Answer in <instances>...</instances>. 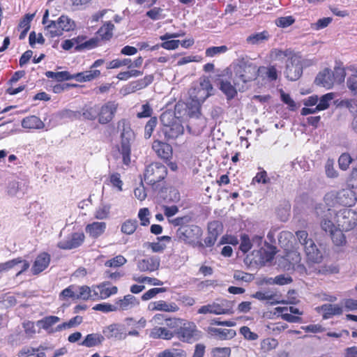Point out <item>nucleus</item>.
Segmentation results:
<instances>
[{"label": "nucleus", "mask_w": 357, "mask_h": 357, "mask_svg": "<svg viewBox=\"0 0 357 357\" xmlns=\"http://www.w3.org/2000/svg\"><path fill=\"white\" fill-rule=\"evenodd\" d=\"M314 82L318 86L328 89H331L334 84V77L332 75V70L328 68H324L317 74Z\"/></svg>", "instance_id": "nucleus-12"}, {"label": "nucleus", "mask_w": 357, "mask_h": 357, "mask_svg": "<svg viewBox=\"0 0 357 357\" xmlns=\"http://www.w3.org/2000/svg\"><path fill=\"white\" fill-rule=\"evenodd\" d=\"M117 130L120 132L118 150L122 155L123 164L128 165L130 162L131 146L135 141L136 135L131 128L130 121L126 119L118 121Z\"/></svg>", "instance_id": "nucleus-1"}, {"label": "nucleus", "mask_w": 357, "mask_h": 357, "mask_svg": "<svg viewBox=\"0 0 357 357\" xmlns=\"http://www.w3.org/2000/svg\"><path fill=\"white\" fill-rule=\"evenodd\" d=\"M82 322V317L81 316H75V317L70 319L67 322H63L61 324L58 325L55 328V331H61L65 330L66 328H73L79 325Z\"/></svg>", "instance_id": "nucleus-37"}, {"label": "nucleus", "mask_w": 357, "mask_h": 357, "mask_svg": "<svg viewBox=\"0 0 357 357\" xmlns=\"http://www.w3.org/2000/svg\"><path fill=\"white\" fill-rule=\"evenodd\" d=\"M264 245L266 248H260V249L257 250V253L260 254V259L268 262L273 259L277 252V248L275 246L270 245L266 242H264Z\"/></svg>", "instance_id": "nucleus-26"}, {"label": "nucleus", "mask_w": 357, "mask_h": 357, "mask_svg": "<svg viewBox=\"0 0 357 357\" xmlns=\"http://www.w3.org/2000/svg\"><path fill=\"white\" fill-rule=\"evenodd\" d=\"M211 95L212 93L196 87L191 89L190 91V98L199 102L201 104H202Z\"/></svg>", "instance_id": "nucleus-34"}, {"label": "nucleus", "mask_w": 357, "mask_h": 357, "mask_svg": "<svg viewBox=\"0 0 357 357\" xmlns=\"http://www.w3.org/2000/svg\"><path fill=\"white\" fill-rule=\"evenodd\" d=\"M332 75L334 77V82H337V84L344 82L346 76L344 68L340 66L335 67L334 70L332 71Z\"/></svg>", "instance_id": "nucleus-48"}, {"label": "nucleus", "mask_w": 357, "mask_h": 357, "mask_svg": "<svg viewBox=\"0 0 357 357\" xmlns=\"http://www.w3.org/2000/svg\"><path fill=\"white\" fill-rule=\"evenodd\" d=\"M93 310L96 311H101L103 312H114L118 310V306L115 305H112L109 303H104L96 305Z\"/></svg>", "instance_id": "nucleus-53"}, {"label": "nucleus", "mask_w": 357, "mask_h": 357, "mask_svg": "<svg viewBox=\"0 0 357 357\" xmlns=\"http://www.w3.org/2000/svg\"><path fill=\"white\" fill-rule=\"evenodd\" d=\"M98 41L99 40L97 38H93L80 45H77L75 49L76 51H80L84 49L90 50L96 47Z\"/></svg>", "instance_id": "nucleus-55"}, {"label": "nucleus", "mask_w": 357, "mask_h": 357, "mask_svg": "<svg viewBox=\"0 0 357 357\" xmlns=\"http://www.w3.org/2000/svg\"><path fill=\"white\" fill-rule=\"evenodd\" d=\"M84 233L75 232L69 235L66 239L58 243L57 246L63 250H71L80 246L84 241Z\"/></svg>", "instance_id": "nucleus-11"}, {"label": "nucleus", "mask_w": 357, "mask_h": 357, "mask_svg": "<svg viewBox=\"0 0 357 357\" xmlns=\"http://www.w3.org/2000/svg\"><path fill=\"white\" fill-rule=\"evenodd\" d=\"M335 220L341 231H350L357 225V212L346 208L337 212Z\"/></svg>", "instance_id": "nucleus-8"}, {"label": "nucleus", "mask_w": 357, "mask_h": 357, "mask_svg": "<svg viewBox=\"0 0 357 357\" xmlns=\"http://www.w3.org/2000/svg\"><path fill=\"white\" fill-rule=\"evenodd\" d=\"M222 231V225L219 221H213L208 225V233L216 238L221 234Z\"/></svg>", "instance_id": "nucleus-44"}, {"label": "nucleus", "mask_w": 357, "mask_h": 357, "mask_svg": "<svg viewBox=\"0 0 357 357\" xmlns=\"http://www.w3.org/2000/svg\"><path fill=\"white\" fill-rule=\"evenodd\" d=\"M326 174L329 178H336L338 176L337 172L334 168V160L328 159L325 164Z\"/></svg>", "instance_id": "nucleus-57"}, {"label": "nucleus", "mask_w": 357, "mask_h": 357, "mask_svg": "<svg viewBox=\"0 0 357 357\" xmlns=\"http://www.w3.org/2000/svg\"><path fill=\"white\" fill-rule=\"evenodd\" d=\"M103 334L108 338H115L118 340L125 339L127 333L125 332L123 326L119 324H111L103 330Z\"/></svg>", "instance_id": "nucleus-19"}, {"label": "nucleus", "mask_w": 357, "mask_h": 357, "mask_svg": "<svg viewBox=\"0 0 357 357\" xmlns=\"http://www.w3.org/2000/svg\"><path fill=\"white\" fill-rule=\"evenodd\" d=\"M50 255L47 252L40 254L36 259L31 268L33 275H38L43 271L50 264Z\"/></svg>", "instance_id": "nucleus-16"}, {"label": "nucleus", "mask_w": 357, "mask_h": 357, "mask_svg": "<svg viewBox=\"0 0 357 357\" xmlns=\"http://www.w3.org/2000/svg\"><path fill=\"white\" fill-rule=\"evenodd\" d=\"M116 109L117 105L112 101H109L101 107L98 105V122L100 124L110 122L114 116Z\"/></svg>", "instance_id": "nucleus-10"}, {"label": "nucleus", "mask_w": 357, "mask_h": 357, "mask_svg": "<svg viewBox=\"0 0 357 357\" xmlns=\"http://www.w3.org/2000/svg\"><path fill=\"white\" fill-rule=\"evenodd\" d=\"M203 231L201 227L195 225H189L178 227L176 231L175 240L185 244L204 248V244L199 240Z\"/></svg>", "instance_id": "nucleus-4"}, {"label": "nucleus", "mask_w": 357, "mask_h": 357, "mask_svg": "<svg viewBox=\"0 0 357 357\" xmlns=\"http://www.w3.org/2000/svg\"><path fill=\"white\" fill-rule=\"evenodd\" d=\"M20 265V270L17 271V273H16V276H18L20 274H22L23 272L26 271L29 267V261L23 260L21 257H17L16 259L8 261L5 263L0 264V273L10 270L16 266H19Z\"/></svg>", "instance_id": "nucleus-13"}, {"label": "nucleus", "mask_w": 357, "mask_h": 357, "mask_svg": "<svg viewBox=\"0 0 357 357\" xmlns=\"http://www.w3.org/2000/svg\"><path fill=\"white\" fill-rule=\"evenodd\" d=\"M22 126L28 129H42L44 128V123L36 116L25 117L22 121Z\"/></svg>", "instance_id": "nucleus-27"}, {"label": "nucleus", "mask_w": 357, "mask_h": 357, "mask_svg": "<svg viewBox=\"0 0 357 357\" xmlns=\"http://www.w3.org/2000/svg\"><path fill=\"white\" fill-rule=\"evenodd\" d=\"M60 321V318L56 316H47L44 317L43 319L38 321V326L48 331V333H54L55 329L51 328L52 326L58 323Z\"/></svg>", "instance_id": "nucleus-33"}, {"label": "nucleus", "mask_w": 357, "mask_h": 357, "mask_svg": "<svg viewBox=\"0 0 357 357\" xmlns=\"http://www.w3.org/2000/svg\"><path fill=\"white\" fill-rule=\"evenodd\" d=\"M351 162L352 158L349 153H342L338 160L339 167L342 170H347Z\"/></svg>", "instance_id": "nucleus-54"}, {"label": "nucleus", "mask_w": 357, "mask_h": 357, "mask_svg": "<svg viewBox=\"0 0 357 357\" xmlns=\"http://www.w3.org/2000/svg\"><path fill=\"white\" fill-rule=\"evenodd\" d=\"M321 310L324 312V319H328L333 315H340L343 311L341 306L328 303L322 305Z\"/></svg>", "instance_id": "nucleus-32"}, {"label": "nucleus", "mask_w": 357, "mask_h": 357, "mask_svg": "<svg viewBox=\"0 0 357 357\" xmlns=\"http://www.w3.org/2000/svg\"><path fill=\"white\" fill-rule=\"evenodd\" d=\"M269 37L270 35L268 32L267 31H264L262 32L257 33L249 36L246 38V41L249 44L259 45L260 43H264L266 40H268Z\"/></svg>", "instance_id": "nucleus-35"}, {"label": "nucleus", "mask_w": 357, "mask_h": 357, "mask_svg": "<svg viewBox=\"0 0 357 357\" xmlns=\"http://www.w3.org/2000/svg\"><path fill=\"white\" fill-rule=\"evenodd\" d=\"M174 336V333L165 327L155 326L151 329L149 337L153 339L169 340Z\"/></svg>", "instance_id": "nucleus-24"}, {"label": "nucleus", "mask_w": 357, "mask_h": 357, "mask_svg": "<svg viewBox=\"0 0 357 357\" xmlns=\"http://www.w3.org/2000/svg\"><path fill=\"white\" fill-rule=\"evenodd\" d=\"M199 314L211 313L215 314H231L234 313L231 309H224L219 303H213L202 306L197 311Z\"/></svg>", "instance_id": "nucleus-18"}, {"label": "nucleus", "mask_w": 357, "mask_h": 357, "mask_svg": "<svg viewBox=\"0 0 357 357\" xmlns=\"http://www.w3.org/2000/svg\"><path fill=\"white\" fill-rule=\"evenodd\" d=\"M338 105L347 108L352 114L357 113V102L354 100H342Z\"/></svg>", "instance_id": "nucleus-60"}, {"label": "nucleus", "mask_w": 357, "mask_h": 357, "mask_svg": "<svg viewBox=\"0 0 357 357\" xmlns=\"http://www.w3.org/2000/svg\"><path fill=\"white\" fill-rule=\"evenodd\" d=\"M183 132L184 128L178 120L172 125L162 128V132L167 139H176L183 135Z\"/></svg>", "instance_id": "nucleus-21"}, {"label": "nucleus", "mask_w": 357, "mask_h": 357, "mask_svg": "<svg viewBox=\"0 0 357 357\" xmlns=\"http://www.w3.org/2000/svg\"><path fill=\"white\" fill-rule=\"evenodd\" d=\"M278 344L277 340L274 338H266L261 341V348L264 351H269L275 349Z\"/></svg>", "instance_id": "nucleus-49"}, {"label": "nucleus", "mask_w": 357, "mask_h": 357, "mask_svg": "<svg viewBox=\"0 0 357 357\" xmlns=\"http://www.w3.org/2000/svg\"><path fill=\"white\" fill-rule=\"evenodd\" d=\"M347 188L356 191L357 193V168L353 167L351 172L347 180Z\"/></svg>", "instance_id": "nucleus-46"}, {"label": "nucleus", "mask_w": 357, "mask_h": 357, "mask_svg": "<svg viewBox=\"0 0 357 357\" xmlns=\"http://www.w3.org/2000/svg\"><path fill=\"white\" fill-rule=\"evenodd\" d=\"M152 148L157 155L162 159L168 160L172 157V148L166 142L156 139L153 142Z\"/></svg>", "instance_id": "nucleus-15"}, {"label": "nucleus", "mask_w": 357, "mask_h": 357, "mask_svg": "<svg viewBox=\"0 0 357 357\" xmlns=\"http://www.w3.org/2000/svg\"><path fill=\"white\" fill-rule=\"evenodd\" d=\"M326 204H316L314 206V213L318 217L324 218L327 217L330 213V208Z\"/></svg>", "instance_id": "nucleus-52"}, {"label": "nucleus", "mask_w": 357, "mask_h": 357, "mask_svg": "<svg viewBox=\"0 0 357 357\" xmlns=\"http://www.w3.org/2000/svg\"><path fill=\"white\" fill-rule=\"evenodd\" d=\"M257 66L248 58H241L238 60L234 67L236 76L244 83L255 79L258 75Z\"/></svg>", "instance_id": "nucleus-5"}, {"label": "nucleus", "mask_w": 357, "mask_h": 357, "mask_svg": "<svg viewBox=\"0 0 357 357\" xmlns=\"http://www.w3.org/2000/svg\"><path fill=\"white\" fill-rule=\"evenodd\" d=\"M192 217L190 215H185L182 217H178L174 219L170 220V222L174 226H179V227H182L183 226L189 225L188 223L191 221Z\"/></svg>", "instance_id": "nucleus-61"}, {"label": "nucleus", "mask_w": 357, "mask_h": 357, "mask_svg": "<svg viewBox=\"0 0 357 357\" xmlns=\"http://www.w3.org/2000/svg\"><path fill=\"white\" fill-rule=\"evenodd\" d=\"M186 352L179 349H167L158 354L156 357H186Z\"/></svg>", "instance_id": "nucleus-40"}, {"label": "nucleus", "mask_w": 357, "mask_h": 357, "mask_svg": "<svg viewBox=\"0 0 357 357\" xmlns=\"http://www.w3.org/2000/svg\"><path fill=\"white\" fill-rule=\"evenodd\" d=\"M138 222L137 220H127L121 225V231L126 234H132L137 228Z\"/></svg>", "instance_id": "nucleus-41"}, {"label": "nucleus", "mask_w": 357, "mask_h": 357, "mask_svg": "<svg viewBox=\"0 0 357 357\" xmlns=\"http://www.w3.org/2000/svg\"><path fill=\"white\" fill-rule=\"evenodd\" d=\"M98 105L83 109L82 116L87 120H95L98 115Z\"/></svg>", "instance_id": "nucleus-42"}, {"label": "nucleus", "mask_w": 357, "mask_h": 357, "mask_svg": "<svg viewBox=\"0 0 357 357\" xmlns=\"http://www.w3.org/2000/svg\"><path fill=\"white\" fill-rule=\"evenodd\" d=\"M167 174V168L160 162H153L146 167L144 181L147 184L157 188V183L164 180Z\"/></svg>", "instance_id": "nucleus-7"}, {"label": "nucleus", "mask_w": 357, "mask_h": 357, "mask_svg": "<svg viewBox=\"0 0 357 357\" xmlns=\"http://www.w3.org/2000/svg\"><path fill=\"white\" fill-rule=\"evenodd\" d=\"M157 123L158 119L156 117H151L146 123L144 128V137L146 139L150 138Z\"/></svg>", "instance_id": "nucleus-51"}, {"label": "nucleus", "mask_w": 357, "mask_h": 357, "mask_svg": "<svg viewBox=\"0 0 357 357\" xmlns=\"http://www.w3.org/2000/svg\"><path fill=\"white\" fill-rule=\"evenodd\" d=\"M241 243L239 246V249L243 252L246 253L248 252L251 248L252 247L251 240L250 239L248 235L242 234L241 236Z\"/></svg>", "instance_id": "nucleus-58"}, {"label": "nucleus", "mask_w": 357, "mask_h": 357, "mask_svg": "<svg viewBox=\"0 0 357 357\" xmlns=\"http://www.w3.org/2000/svg\"><path fill=\"white\" fill-rule=\"evenodd\" d=\"M143 74V72L137 70H130L119 73L116 77L120 80H127L131 77H138Z\"/></svg>", "instance_id": "nucleus-56"}, {"label": "nucleus", "mask_w": 357, "mask_h": 357, "mask_svg": "<svg viewBox=\"0 0 357 357\" xmlns=\"http://www.w3.org/2000/svg\"><path fill=\"white\" fill-rule=\"evenodd\" d=\"M104 340V336L100 334L91 333L87 335L79 344L86 347H93L100 344Z\"/></svg>", "instance_id": "nucleus-31"}, {"label": "nucleus", "mask_w": 357, "mask_h": 357, "mask_svg": "<svg viewBox=\"0 0 357 357\" xmlns=\"http://www.w3.org/2000/svg\"><path fill=\"white\" fill-rule=\"evenodd\" d=\"M106 224L103 222H95L86 227V231L93 238H98L102 234L105 230Z\"/></svg>", "instance_id": "nucleus-28"}, {"label": "nucleus", "mask_w": 357, "mask_h": 357, "mask_svg": "<svg viewBox=\"0 0 357 357\" xmlns=\"http://www.w3.org/2000/svg\"><path fill=\"white\" fill-rule=\"evenodd\" d=\"M280 98L281 100L289 106L290 110L294 111L296 109V104L294 100L290 97L289 94L284 92L283 90H280Z\"/></svg>", "instance_id": "nucleus-59"}, {"label": "nucleus", "mask_w": 357, "mask_h": 357, "mask_svg": "<svg viewBox=\"0 0 357 357\" xmlns=\"http://www.w3.org/2000/svg\"><path fill=\"white\" fill-rule=\"evenodd\" d=\"M160 260L156 257H151L142 259L137 263V267L140 271H153L158 269Z\"/></svg>", "instance_id": "nucleus-22"}, {"label": "nucleus", "mask_w": 357, "mask_h": 357, "mask_svg": "<svg viewBox=\"0 0 357 357\" xmlns=\"http://www.w3.org/2000/svg\"><path fill=\"white\" fill-rule=\"evenodd\" d=\"M174 335L183 342H190L199 338V331L192 322L185 323L182 326L174 331Z\"/></svg>", "instance_id": "nucleus-9"}, {"label": "nucleus", "mask_w": 357, "mask_h": 357, "mask_svg": "<svg viewBox=\"0 0 357 357\" xmlns=\"http://www.w3.org/2000/svg\"><path fill=\"white\" fill-rule=\"evenodd\" d=\"M347 86L351 92L357 96V76L354 74L347 78Z\"/></svg>", "instance_id": "nucleus-63"}, {"label": "nucleus", "mask_w": 357, "mask_h": 357, "mask_svg": "<svg viewBox=\"0 0 357 357\" xmlns=\"http://www.w3.org/2000/svg\"><path fill=\"white\" fill-rule=\"evenodd\" d=\"M154 77L153 75H146L144 78L137 81L131 82L126 85L123 90L126 93H130L142 89L149 86L153 81Z\"/></svg>", "instance_id": "nucleus-14"}, {"label": "nucleus", "mask_w": 357, "mask_h": 357, "mask_svg": "<svg viewBox=\"0 0 357 357\" xmlns=\"http://www.w3.org/2000/svg\"><path fill=\"white\" fill-rule=\"evenodd\" d=\"M227 50L228 47L226 45L210 47L206 50L205 54L206 56L212 57L217 54L225 53Z\"/></svg>", "instance_id": "nucleus-50"}, {"label": "nucleus", "mask_w": 357, "mask_h": 357, "mask_svg": "<svg viewBox=\"0 0 357 357\" xmlns=\"http://www.w3.org/2000/svg\"><path fill=\"white\" fill-rule=\"evenodd\" d=\"M160 119L161 123L163 126V128L172 125L178 121L175 116V114H174L173 112L172 111H165L162 112L160 115Z\"/></svg>", "instance_id": "nucleus-39"}, {"label": "nucleus", "mask_w": 357, "mask_h": 357, "mask_svg": "<svg viewBox=\"0 0 357 357\" xmlns=\"http://www.w3.org/2000/svg\"><path fill=\"white\" fill-rule=\"evenodd\" d=\"M295 20L292 16L281 17L275 20V24L280 27H287L294 22Z\"/></svg>", "instance_id": "nucleus-64"}, {"label": "nucleus", "mask_w": 357, "mask_h": 357, "mask_svg": "<svg viewBox=\"0 0 357 357\" xmlns=\"http://www.w3.org/2000/svg\"><path fill=\"white\" fill-rule=\"evenodd\" d=\"M303 249L309 260L315 263L321 261L322 259L321 253L312 239L305 242Z\"/></svg>", "instance_id": "nucleus-17"}, {"label": "nucleus", "mask_w": 357, "mask_h": 357, "mask_svg": "<svg viewBox=\"0 0 357 357\" xmlns=\"http://www.w3.org/2000/svg\"><path fill=\"white\" fill-rule=\"evenodd\" d=\"M208 333L220 340L231 339L236 335V331L234 330L217 328L213 327H208Z\"/></svg>", "instance_id": "nucleus-25"}, {"label": "nucleus", "mask_w": 357, "mask_h": 357, "mask_svg": "<svg viewBox=\"0 0 357 357\" xmlns=\"http://www.w3.org/2000/svg\"><path fill=\"white\" fill-rule=\"evenodd\" d=\"M275 56L280 59L287 58L285 77L290 81L298 80L303 74V65L301 58L289 50L284 51L276 50Z\"/></svg>", "instance_id": "nucleus-2"}, {"label": "nucleus", "mask_w": 357, "mask_h": 357, "mask_svg": "<svg viewBox=\"0 0 357 357\" xmlns=\"http://www.w3.org/2000/svg\"><path fill=\"white\" fill-rule=\"evenodd\" d=\"M188 105L187 108V116L190 118L198 119L201 116V105L202 104L197 100L190 98L189 101L186 102Z\"/></svg>", "instance_id": "nucleus-30"}, {"label": "nucleus", "mask_w": 357, "mask_h": 357, "mask_svg": "<svg viewBox=\"0 0 357 357\" xmlns=\"http://www.w3.org/2000/svg\"><path fill=\"white\" fill-rule=\"evenodd\" d=\"M126 259L122 255H118L105 263V266L111 268H118L122 266L126 263Z\"/></svg>", "instance_id": "nucleus-45"}, {"label": "nucleus", "mask_w": 357, "mask_h": 357, "mask_svg": "<svg viewBox=\"0 0 357 357\" xmlns=\"http://www.w3.org/2000/svg\"><path fill=\"white\" fill-rule=\"evenodd\" d=\"M335 97V93H328L321 97L319 99V102L317 105V109H319L320 111L326 109L329 107V102L331 101Z\"/></svg>", "instance_id": "nucleus-43"}, {"label": "nucleus", "mask_w": 357, "mask_h": 357, "mask_svg": "<svg viewBox=\"0 0 357 357\" xmlns=\"http://www.w3.org/2000/svg\"><path fill=\"white\" fill-rule=\"evenodd\" d=\"M75 22L67 15H62L56 20H50L45 26L51 38L61 36L63 31H70L75 29Z\"/></svg>", "instance_id": "nucleus-6"}, {"label": "nucleus", "mask_w": 357, "mask_h": 357, "mask_svg": "<svg viewBox=\"0 0 357 357\" xmlns=\"http://www.w3.org/2000/svg\"><path fill=\"white\" fill-rule=\"evenodd\" d=\"M187 108L188 105H186V102H178L176 104L174 107V112L173 113L175 114V116L178 120L179 118L185 116H187Z\"/></svg>", "instance_id": "nucleus-47"}, {"label": "nucleus", "mask_w": 357, "mask_h": 357, "mask_svg": "<svg viewBox=\"0 0 357 357\" xmlns=\"http://www.w3.org/2000/svg\"><path fill=\"white\" fill-rule=\"evenodd\" d=\"M356 191L348 188L338 191L333 190L325 195L324 201L328 206H334L339 204L351 207L356 204Z\"/></svg>", "instance_id": "nucleus-3"}, {"label": "nucleus", "mask_w": 357, "mask_h": 357, "mask_svg": "<svg viewBox=\"0 0 357 357\" xmlns=\"http://www.w3.org/2000/svg\"><path fill=\"white\" fill-rule=\"evenodd\" d=\"M114 25L111 22H106L98 31L101 38L103 40H109L112 36V31Z\"/></svg>", "instance_id": "nucleus-38"}, {"label": "nucleus", "mask_w": 357, "mask_h": 357, "mask_svg": "<svg viewBox=\"0 0 357 357\" xmlns=\"http://www.w3.org/2000/svg\"><path fill=\"white\" fill-rule=\"evenodd\" d=\"M219 89L225 95L227 100L230 101L237 96V90L229 79H221L217 84Z\"/></svg>", "instance_id": "nucleus-20"}, {"label": "nucleus", "mask_w": 357, "mask_h": 357, "mask_svg": "<svg viewBox=\"0 0 357 357\" xmlns=\"http://www.w3.org/2000/svg\"><path fill=\"white\" fill-rule=\"evenodd\" d=\"M110 283L109 282H104L100 284L97 287L100 291V296L101 298H107L109 297L111 295L116 294L117 293L118 289L116 286H113L112 287H107Z\"/></svg>", "instance_id": "nucleus-36"}, {"label": "nucleus", "mask_w": 357, "mask_h": 357, "mask_svg": "<svg viewBox=\"0 0 357 357\" xmlns=\"http://www.w3.org/2000/svg\"><path fill=\"white\" fill-rule=\"evenodd\" d=\"M151 307L152 310L164 312H176L178 310V306L174 303H167L164 301L151 303L149 305V308H151Z\"/></svg>", "instance_id": "nucleus-29"}, {"label": "nucleus", "mask_w": 357, "mask_h": 357, "mask_svg": "<svg viewBox=\"0 0 357 357\" xmlns=\"http://www.w3.org/2000/svg\"><path fill=\"white\" fill-rule=\"evenodd\" d=\"M139 305V301L136 298L135 296L131 294L126 295L123 298L119 299L116 302V305L118 306V310H128L133 307Z\"/></svg>", "instance_id": "nucleus-23"}, {"label": "nucleus", "mask_w": 357, "mask_h": 357, "mask_svg": "<svg viewBox=\"0 0 357 357\" xmlns=\"http://www.w3.org/2000/svg\"><path fill=\"white\" fill-rule=\"evenodd\" d=\"M230 354L229 347H215L212 350L213 357H229Z\"/></svg>", "instance_id": "nucleus-62"}]
</instances>
